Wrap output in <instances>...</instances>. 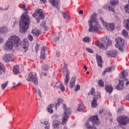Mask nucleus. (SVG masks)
Here are the masks:
<instances>
[{"instance_id": "49530a36", "label": "nucleus", "mask_w": 129, "mask_h": 129, "mask_svg": "<svg viewBox=\"0 0 129 129\" xmlns=\"http://www.w3.org/2000/svg\"><path fill=\"white\" fill-rule=\"evenodd\" d=\"M95 93V90L94 89V88H92L91 90V95H94L95 94H94Z\"/></svg>"}, {"instance_id": "f704fd0d", "label": "nucleus", "mask_w": 129, "mask_h": 129, "mask_svg": "<svg viewBox=\"0 0 129 129\" xmlns=\"http://www.w3.org/2000/svg\"><path fill=\"white\" fill-rule=\"evenodd\" d=\"M48 112H49V113H53V106L52 105V104L49 105L48 106Z\"/></svg>"}, {"instance_id": "1a4fd4ad", "label": "nucleus", "mask_w": 129, "mask_h": 129, "mask_svg": "<svg viewBox=\"0 0 129 129\" xmlns=\"http://www.w3.org/2000/svg\"><path fill=\"white\" fill-rule=\"evenodd\" d=\"M45 14L44 11L41 9H37L35 10V13L32 14V17L33 18H39L41 20H44L45 19Z\"/></svg>"}, {"instance_id": "f03ea898", "label": "nucleus", "mask_w": 129, "mask_h": 129, "mask_svg": "<svg viewBox=\"0 0 129 129\" xmlns=\"http://www.w3.org/2000/svg\"><path fill=\"white\" fill-rule=\"evenodd\" d=\"M30 17L27 13H24L21 17L19 27L21 33H26L30 24Z\"/></svg>"}, {"instance_id": "a18cd8bd", "label": "nucleus", "mask_w": 129, "mask_h": 129, "mask_svg": "<svg viewBox=\"0 0 129 129\" xmlns=\"http://www.w3.org/2000/svg\"><path fill=\"white\" fill-rule=\"evenodd\" d=\"M79 89H80V86L79 85H76L75 88V91H78Z\"/></svg>"}, {"instance_id": "0eeeda50", "label": "nucleus", "mask_w": 129, "mask_h": 129, "mask_svg": "<svg viewBox=\"0 0 129 129\" xmlns=\"http://www.w3.org/2000/svg\"><path fill=\"white\" fill-rule=\"evenodd\" d=\"M71 110L69 108H66L64 110L61 124H66L67 121L69 119V115L71 114Z\"/></svg>"}, {"instance_id": "ea45409f", "label": "nucleus", "mask_w": 129, "mask_h": 129, "mask_svg": "<svg viewBox=\"0 0 129 129\" xmlns=\"http://www.w3.org/2000/svg\"><path fill=\"white\" fill-rule=\"evenodd\" d=\"M98 85L100 86V87H103L104 86V83L101 80H100L98 81Z\"/></svg>"}, {"instance_id": "de8ad7c7", "label": "nucleus", "mask_w": 129, "mask_h": 129, "mask_svg": "<svg viewBox=\"0 0 129 129\" xmlns=\"http://www.w3.org/2000/svg\"><path fill=\"white\" fill-rule=\"evenodd\" d=\"M56 57H57V58H59V57H60V56H61V53L58 51H56Z\"/></svg>"}, {"instance_id": "423d86ee", "label": "nucleus", "mask_w": 129, "mask_h": 129, "mask_svg": "<svg viewBox=\"0 0 129 129\" xmlns=\"http://www.w3.org/2000/svg\"><path fill=\"white\" fill-rule=\"evenodd\" d=\"M115 40L117 45H118V50L122 52L125 49L124 40L121 37H117Z\"/></svg>"}, {"instance_id": "c9c22d12", "label": "nucleus", "mask_w": 129, "mask_h": 129, "mask_svg": "<svg viewBox=\"0 0 129 129\" xmlns=\"http://www.w3.org/2000/svg\"><path fill=\"white\" fill-rule=\"evenodd\" d=\"M109 4L110 5V6H115V5H116V4H118V1H114V0H112L110 1L109 2Z\"/></svg>"}, {"instance_id": "2f4dec72", "label": "nucleus", "mask_w": 129, "mask_h": 129, "mask_svg": "<svg viewBox=\"0 0 129 129\" xmlns=\"http://www.w3.org/2000/svg\"><path fill=\"white\" fill-rule=\"evenodd\" d=\"M42 69L43 71H48L50 69V67L48 64H43Z\"/></svg>"}, {"instance_id": "aec40b11", "label": "nucleus", "mask_w": 129, "mask_h": 129, "mask_svg": "<svg viewBox=\"0 0 129 129\" xmlns=\"http://www.w3.org/2000/svg\"><path fill=\"white\" fill-rule=\"evenodd\" d=\"M115 68V67L114 66L106 68L105 70L102 72L103 76H104L107 72H110L112 70H114Z\"/></svg>"}, {"instance_id": "79ce46f5", "label": "nucleus", "mask_w": 129, "mask_h": 129, "mask_svg": "<svg viewBox=\"0 0 129 129\" xmlns=\"http://www.w3.org/2000/svg\"><path fill=\"white\" fill-rule=\"evenodd\" d=\"M122 34L124 36V37H127L128 35V33L127 32V31H126V30H125V29L123 30Z\"/></svg>"}, {"instance_id": "09e8293b", "label": "nucleus", "mask_w": 129, "mask_h": 129, "mask_svg": "<svg viewBox=\"0 0 129 129\" xmlns=\"http://www.w3.org/2000/svg\"><path fill=\"white\" fill-rule=\"evenodd\" d=\"M35 52H38V51H39V45L38 44H36L35 45Z\"/></svg>"}, {"instance_id": "4be33fe9", "label": "nucleus", "mask_w": 129, "mask_h": 129, "mask_svg": "<svg viewBox=\"0 0 129 129\" xmlns=\"http://www.w3.org/2000/svg\"><path fill=\"white\" fill-rule=\"evenodd\" d=\"M32 33L33 36H35V37H39V36L41 35V31H40L38 29H33L32 31Z\"/></svg>"}, {"instance_id": "6e6d98bb", "label": "nucleus", "mask_w": 129, "mask_h": 129, "mask_svg": "<svg viewBox=\"0 0 129 129\" xmlns=\"http://www.w3.org/2000/svg\"><path fill=\"white\" fill-rule=\"evenodd\" d=\"M44 124H45V126H50V124H49V123L47 121H44Z\"/></svg>"}, {"instance_id": "4c0bfd02", "label": "nucleus", "mask_w": 129, "mask_h": 129, "mask_svg": "<svg viewBox=\"0 0 129 129\" xmlns=\"http://www.w3.org/2000/svg\"><path fill=\"white\" fill-rule=\"evenodd\" d=\"M58 88H60V89L61 90V91H62V92H64V91H65V87H64V86L63 85V84H62V83H60Z\"/></svg>"}, {"instance_id": "ddd939ff", "label": "nucleus", "mask_w": 129, "mask_h": 129, "mask_svg": "<svg viewBox=\"0 0 129 129\" xmlns=\"http://www.w3.org/2000/svg\"><path fill=\"white\" fill-rule=\"evenodd\" d=\"M49 3L53 8H56L57 10H59V7H60V1L59 0H48Z\"/></svg>"}, {"instance_id": "39448f33", "label": "nucleus", "mask_w": 129, "mask_h": 129, "mask_svg": "<svg viewBox=\"0 0 129 129\" xmlns=\"http://www.w3.org/2000/svg\"><path fill=\"white\" fill-rule=\"evenodd\" d=\"M91 123H92L93 125H98L99 123L98 116L96 115L91 116L86 123V125H91Z\"/></svg>"}, {"instance_id": "a19ab883", "label": "nucleus", "mask_w": 129, "mask_h": 129, "mask_svg": "<svg viewBox=\"0 0 129 129\" xmlns=\"http://www.w3.org/2000/svg\"><path fill=\"white\" fill-rule=\"evenodd\" d=\"M45 52H44V51H41L40 59H42V60H45Z\"/></svg>"}, {"instance_id": "f3484780", "label": "nucleus", "mask_w": 129, "mask_h": 129, "mask_svg": "<svg viewBox=\"0 0 129 129\" xmlns=\"http://www.w3.org/2000/svg\"><path fill=\"white\" fill-rule=\"evenodd\" d=\"M96 58L97 60V62L98 63V66L100 67L101 68H102V63H103V60H102V57L101 56L99 55L98 54L96 55Z\"/></svg>"}, {"instance_id": "f257e3e1", "label": "nucleus", "mask_w": 129, "mask_h": 129, "mask_svg": "<svg viewBox=\"0 0 129 129\" xmlns=\"http://www.w3.org/2000/svg\"><path fill=\"white\" fill-rule=\"evenodd\" d=\"M21 39L19 36L13 35L10 37L5 44V50H12L13 48H18L21 45Z\"/></svg>"}, {"instance_id": "a878e982", "label": "nucleus", "mask_w": 129, "mask_h": 129, "mask_svg": "<svg viewBox=\"0 0 129 129\" xmlns=\"http://www.w3.org/2000/svg\"><path fill=\"white\" fill-rule=\"evenodd\" d=\"M123 26L125 28L126 30L129 31V20L126 19L124 21Z\"/></svg>"}, {"instance_id": "2eb2a0df", "label": "nucleus", "mask_w": 129, "mask_h": 129, "mask_svg": "<svg viewBox=\"0 0 129 129\" xmlns=\"http://www.w3.org/2000/svg\"><path fill=\"white\" fill-rule=\"evenodd\" d=\"M3 58V60L5 61V62H13L14 61V57L10 54H6L4 55Z\"/></svg>"}, {"instance_id": "7ed1b4c3", "label": "nucleus", "mask_w": 129, "mask_h": 129, "mask_svg": "<svg viewBox=\"0 0 129 129\" xmlns=\"http://www.w3.org/2000/svg\"><path fill=\"white\" fill-rule=\"evenodd\" d=\"M96 14L93 13L92 16H91L90 20L89 21V28L88 31L89 32H96L99 29V24L98 23L96 22Z\"/></svg>"}, {"instance_id": "4468645a", "label": "nucleus", "mask_w": 129, "mask_h": 129, "mask_svg": "<svg viewBox=\"0 0 129 129\" xmlns=\"http://www.w3.org/2000/svg\"><path fill=\"white\" fill-rule=\"evenodd\" d=\"M117 54V51L116 50H109L106 52V55L109 58L115 57Z\"/></svg>"}, {"instance_id": "9d476101", "label": "nucleus", "mask_w": 129, "mask_h": 129, "mask_svg": "<svg viewBox=\"0 0 129 129\" xmlns=\"http://www.w3.org/2000/svg\"><path fill=\"white\" fill-rule=\"evenodd\" d=\"M117 121L121 125H126L129 123V118L127 116H119L117 119Z\"/></svg>"}, {"instance_id": "9b49d317", "label": "nucleus", "mask_w": 129, "mask_h": 129, "mask_svg": "<svg viewBox=\"0 0 129 129\" xmlns=\"http://www.w3.org/2000/svg\"><path fill=\"white\" fill-rule=\"evenodd\" d=\"M28 81H30V82H33L34 84L35 85H38V78L36 76L33 74V73L31 72L29 74L28 76Z\"/></svg>"}, {"instance_id": "393cba45", "label": "nucleus", "mask_w": 129, "mask_h": 129, "mask_svg": "<svg viewBox=\"0 0 129 129\" xmlns=\"http://www.w3.org/2000/svg\"><path fill=\"white\" fill-rule=\"evenodd\" d=\"M123 83L120 80H119V85L116 86V88L117 90H121L123 89Z\"/></svg>"}, {"instance_id": "72a5a7b5", "label": "nucleus", "mask_w": 129, "mask_h": 129, "mask_svg": "<svg viewBox=\"0 0 129 129\" xmlns=\"http://www.w3.org/2000/svg\"><path fill=\"white\" fill-rule=\"evenodd\" d=\"M8 84H9V82H8V81H7L5 83H4L1 85V87L3 89V90H5V89H6V87H7L8 86Z\"/></svg>"}, {"instance_id": "e2e57ef3", "label": "nucleus", "mask_w": 129, "mask_h": 129, "mask_svg": "<svg viewBox=\"0 0 129 129\" xmlns=\"http://www.w3.org/2000/svg\"><path fill=\"white\" fill-rule=\"evenodd\" d=\"M67 106H66V105L65 104H62V107L63 108H64V109L66 108Z\"/></svg>"}, {"instance_id": "bb28decb", "label": "nucleus", "mask_w": 129, "mask_h": 129, "mask_svg": "<svg viewBox=\"0 0 129 129\" xmlns=\"http://www.w3.org/2000/svg\"><path fill=\"white\" fill-rule=\"evenodd\" d=\"M127 75V72H125V71H122L121 72V75L119 76V78L121 79H124V78H125Z\"/></svg>"}, {"instance_id": "6ab92c4d", "label": "nucleus", "mask_w": 129, "mask_h": 129, "mask_svg": "<svg viewBox=\"0 0 129 129\" xmlns=\"http://www.w3.org/2000/svg\"><path fill=\"white\" fill-rule=\"evenodd\" d=\"M105 89L107 92L108 93H112L113 91V87L110 85H105Z\"/></svg>"}, {"instance_id": "0e129e2a", "label": "nucleus", "mask_w": 129, "mask_h": 129, "mask_svg": "<svg viewBox=\"0 0 129 129\" xmlns=\"http://www.w3.org/2000/svg\"><path fill=\"white\" fill-rule=\"evenodd\" d=\"M54 41H55V42H57V41H59V37L55 38Z\"/></svg>"}, {"instance_id": "603ef678", "label": "nucleus", "mask_w": 129, "mask_h": 129, "mask_svg": "<svg viewBox=\"0 0 129 129\" xmlns=\"http://www.w3.org/2000/svg\"><path fill=\"white\" fill-rule=\"evenodd\" d=\"M99 20L100 21V22L103 23V26H104V23H106V22H104V21L103 20V18H102V17H100L99 18Z\"/></svg>"}, {"instance_id": "412c9836", "label": "nucleus", "mask_w": 129, "mask_h": 129, "mask_svg": "<svg viewBox=\"0 0 129 129\" xmlns=\"http://www.w3.org/2000/svg\"><path fill=\"white\" fill-rule=\"evenodd\" d=\"M62 103H63V99L58 98L57 100V102L54 103L53 106L55 107V109L57 110V106H59Z\"/></svg>"}, {"instance_id": "cd10ccee", "label": "nucleus", "mask_w": 129, "mask_h": 129, "mask_svg": "<svg viewBox=\"0 0 129 129\" xmlns=\"http://www.w3.org/2000/svg\"><path fill=\"white\" fill-rule=\"evenodd\" d=\"M19 66H15L14 67V68H13V72L14 73V74H19V73H20V72H19Z\"/></svg>"}, {"instance_id": "20e7f679", "label": "nucleus", "mask_w": 129, "mask_h": 129, "mask_svg": "<svg viewBox=\"0 0 129 129\" xmlns=\"http://www.w3.org/2000/svg\"><path fill=\"white\" fill-rule=\"evenodd\" d=\"M112 42L111 40L108 39V37H106V39L102 38H101V43L99 42V40H96L95 42V44L99 48V49H102V50H106L107 47L110 45H111Z\"/></svg>"}, {"instance_id": "37998d69", "label": "nucleus", "mask_w": 129, "mask_h": 129, "mask_svg": "<svg viewBox=\"0 0 129 129\" xmlns=\"http://www.w3.org/2000/svg\"><path fill=\"white\" fill-rule=\"evenodd\" d=\"M83 42H85V43L86 42H90V38L88 37H84L83 38Z\"/></svg>"}, {"instance_id": "052dcab7", "label": "nucleus", "mask_w": 129, "mask_h": 129, "mask_svg": "<svg viewBox=\"0 0 129 129\" xmlns=\"http://www.w3.org/2000/svg\"><path fill=\"white\" fill-rule=\"evenodd\" d=\"M23 11H25V12H27V9H26V7H25V5H23Z\"/></svg>"}, {"instance_id": "c85d7f7f", "label": "nucleus", "mask_w": 129, "mask_h": 129, "mask_svg": "<svg viewBox=\"0 0 129 129\" xmlns=\"http://www.w3.org/2000/svg\"><path fill=\"white\" fill-rule=\"evenodd\" d=\"M6 71V69H5V65L3 64L2 63L0 62V75H2L3 74V72H5Z\"/></svg>"}, {"instance_id": "864d4df0", "label": "nucleus", "mask_w": 129, "mask_h": 129, "mask_svg": "<svg viewBox=\"0 0 129 129\" xmlns=\"http://www.w3.org/2000/svg\"><path fill=\"white\" fill-rule=\"evenodd\" d=\"M37 92H38V94H39L40 97H42V93L41 92V90H38Z\"/></svg>"}, {"instance_id": "c756f323", "label": "nucleus", "mask_w": 129, "mask_h": 129, "mask_svg": "<svg viewBox=\"0 0 129 129\" xmlns=\"http://www.w3.org/2000/svg\"><path fill=\"white\" fill-rule=\"evenodd\" d=\"M62 15L63 16V18H64V19H65L66 20H68L70 18V16H69V14L67 12H63L62 13Z\"/></svg>"}, {"instance_id": "58836bf2", "label": "nucleus", "mask_w": 129, "mask_h": 129, "mask_svg": "<svg viewBox=\"0 0 129 129\" xmlns=\"http://www.w3.org/2000/svg\"><path fill=\"white\" fill-rule=\"evenodd\" d=\"M41 26L42 28H44V31H48L49 30V27L46 26V23L45 22L43 23Z\"/></svg>"}, {"instance_id": "5701e85b", "label": "nucleus", "mask_w": 129, "mask_h": 129, "mask_svg": "<svg viewBox=\"0 0 129 129\" xmlns=\"http://www.w3.org/2000/svg\"><path fill=\"white\" fill-rule=\"evenodd\" d=\"M75 81H76V78L75 77L72 78L71 81L70 82V88H73L75 86Z\"/></svg>"}, {"instance_id": "13d9d810", "label": "nucleus", "mask_w": 129, "mask_h": 129, "mask_svg": "<svg viewBox=\"0 0 129 129\" xmlns=\"http://www.w3.org/2000/svg\"><path fill=\"white\" fill-rule=\"evenodd\" d=\"M122 109H123L122 108V107H121V108H119L118 109V110H117V112H118V113L120 112V111H121V110H122Z\"/></svg>"}, {"instance_id": "473e14b6", "label": "nucleus", "mask_w": 129, "mask_h": 129, "mask_svg": "<svg viewBox=\"0 0 129 129\" xmlns=\"http://www.w3.org/2000/svg\"><path fill=\"white\" fill-rule=\"evenodd\" d=\"M85 107H84V105L80 104L79 106V107L77 108V110L78 111H82V110H84Z\"/></svg>"}, {"instance_id": "338daca9", "label": "nucleus", "mask_w": 129, "mask_h": 129, "mask_svg": "<svg viewBox=\"0 0 129 129\" xmlns=\"http://www.w3.org/2000/svg\"><path fill=\"white\" fill-rule=\"evenodd\" d=\"M126 100H129V94L126 96Z\"/></svg>"}, {"instance_id": "a211bd4d", "label": "nucleus", "mask_w": 129, "mask_h": 129, "mask_svg": "<svg viewBox=\"0 0 129 129\" xmlns=\"http://www.w3.org/2000/svg\"><path fill=\"white\" fill-rule=\"evenodd\" d=\"M23 52H27L29 49V42L26 39H25L23 41Z\"/></svg>"}, {"instance_id": "3c124183", "label": "nucleus", "mask_w": 129, "mask_h": 129, "mask_svg": "<svg viewBox=\"0 0 129 129\" xmlns=\"http://www.w3.org/2000/svg\"><path fill=\"white\" fill-rule=\"evenodd\" d=\"M28 39L29 40H30L31 41H33V36H32V35H31V34H29Z\"/></svg>"}, {"instance_id": "dca6fc26", "label": "nucleus", "mask_w": 129, "mask_h": 129, "mask_svg": "<svg viewBox=\"0 0 129 129\" xmlns=\"http://www.w3.org/2000/svg\"><path fill=\"white\" fill-rule=\"evenodd\" d=\"M104 27H105L108 31H110L111 32L114 30V24H113L104 23Z\"/></svg>"}, {"instance_id": "e433bc0d", "label": "nucleus", "mask_w": 129, "mask_h": 129, "mask_svg": "<svg viewBox=\"0 0 129 129\" xmlns=\"http://www.w3.org/2000/svg\"><path fill=\"white\" fill-rule=\"evenodd\" d=\"M105 8L106 10H107V8L109 9V11H111V12H112L113 13H114L115 11H114V8L108 6V5H106L105 6Z\"/></svg>"}, {"instance_id": "7c9ffc66", "label": "nucleus", "mask_w": 129, "mask_h": 129, "mask_svg": "<svg viewBox=\"0 0 129 129\" xmlns=\"http://www.w3.org/2000/svg\"><path fill=\"white\" fill-rule=\"evenodd\" d=\"M0 31L1 33H3V34H6V33H7L8 32V27L4 26L1 28Z\"/></svg>"}, {"instance_id": "5fc2aeb1", "label": "nucleus", "mask_w": 129, "mask_h": 129, "mask_svg": "<svg viewBox=\"0 0 129 129\" xmlns=\"http://www.w3.org/2000/svg\"><path fill=\"white\" fill-rule=\"evenodd\" d=\"M47 48H46V46H43V47H42V49H41V52H44V53H45V51H46V49Z\"/></svg>"}, {"instance_id": "680f3d73", "label": "nucleus", "mask_w": 129, "mask_h": 129, "mask_svg": "<svg viewBox=\"0 0 129 129\" xmlns=\"http://www.w3.org/2000/svg\"><path fill=\"white\" fill-rule=\"evenodd\" d=\"M4 42V38H0V44L1 43H3Z\"/></svg>"}, {"instance_id": "6e6552de", "label": "nucleus", "mask_w": 129, "mask_h": 129, "mask_svg": "<svg viewBox=\"0 0 129 129\" xmlns=\"http://www.w3.org/2000/svg\"><path fill=\"white\" fill-rule=\"evenodd\" d=\"M61 71L63 75H66L64 79V85L68 86V82H69V73L67 69V64L64 63L63 68L61 69Z\"/></svg>"}, {"instance_id": "f8f14e48", "label": "nucleus", "mask_w": 129, "mask_h": 129, "mask_svg": "<svg viewBox=\"0 0 129 129\" xmlns=\"http://www.w3.org/2000/svg\"><path fill=\"white\" fill-rule=\"evenodd\" d=\"M94 96H95V97L93 98V101L91 102L92 108H95V107L97 106V99H98V97H100L101 96L100 93L99 92L95 93Z\"/></svg>"}, {"instance_id": "c03bdc74", "label": "nucleus", "mask_w": 129, "mask_h": 129, "mask_svg": "<svg viewBox=\"0 0 129 129\" xmlns=\"http://www.w3.org/2000/svg\"><path fill=\"white\" fill-rule=\"evenodd\" d=\"M86 126L88 129H96V127L91 126V125L86 124Z\"/></svg>"}, {"instance_id": "4d7b16f0", "label": "nucleus", "mask_w": 129, "mask_h": 129, "mask_svg": "<svg viewBox=\"0 0 129 129\" xmlns=\"http://www.w3.org/2000/svg\"><path fill=\"white\" fill-rule=\"evenodd\" d=\"M41 76H47V74L46 73H42L41 74H40Z\"/></svg>"}, {"instance_id": "b1692460", "label": "nucleus", "mask_w": 129, "mask_h": 129, "mask_svg": "<svg viewBox=\"0 0 129 129\" xmlns=\"http://www.w3.org/2000/svg\"><path fill=\"white\" fill-rule=\"evenodd\" d=\"M59 124H60V121L59 120H55L53 122V126L54 129L59 128Z\"/></svg>"}, {"instance_id": "8fccbe9b", "label": "nucleus", "mask_w": 129, "mask_h": 129, "mask_svg": "<svg viewBox=\"0 0 129 129\" xmlns=\"http://www.w3.org/2000/svg\"><path fill=\"white\" fill-rule=\"evenodd\" d=\"M86 50L89 53H93V50H92V49L91 48H87Z\"/></svg>"}, {"instance_id": "774afa93", "label": "nucleus", "mask_w": 129, "mask_h": 129, "mask_svg": "<svg viewBox=\"0 0 129 129\" xmlns=\"http://www.w3.org/2000/svg\"><path fill=\"white\" fill-rule=\"evenodd\" d=\"M49 126H45V129H49Z\"/></svg>"}, {"instance_id": "69168bd1", "label": "nucleus", "mask_w": 129, "mask_h": 129, "mask_svg": "<svg viewBox=\"0 0 129 129\" xmlns=\"http://www.w3.org/2000/svg\"><path fill=\"white\" fill-rule=\"evenodd\" d=\"M40 1L42 2L43 4H46V3H47L46 0H40Z\"/></svg>"}, {"instance_id": "bf43d9fd", "label": "nucleus", "mask_w": 129, "mask_h": 129, "mask_svg": "<svg viewBox=\"0 0 129 129\" xmlns=\"http://www.w3.org/2000/svg\"><path fill=\"white\" fill-rule=\"evenodd\" d=\"M79 15H83V10H80L79 12Z\"/></svg>"}]
</instances>
